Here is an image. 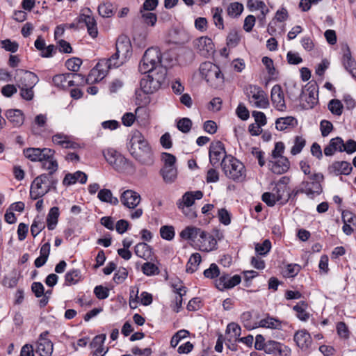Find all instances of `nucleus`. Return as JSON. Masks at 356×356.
I'll use <instances>...</instances> for the list:
<instances>
[{
  "label": "nucleus",
  "mask_w": 356,
  "mask_h": 356,
  "mask_svg": "<svg viewBox=\"0 0 356 356\" xmlns=\"http://www.w3.org/2000/svg\"><path fill=\"white\" fill-rule=\"evenodd\" d=\"M127 146L130 154L140 163L145 165H151L154 163L152 149L139 131H131Z\"/></svg>",
  "instance_id": "obj_1"
},
{
  "label": "nucleus",
  "mask_w": 356,
  "mask_h": 356,
  "mask_svg": "<svg viewBox=\"0 0 356 356\" xmlns=\"http://www.w3.org/2000/svg\"><path fill=\"white\" fill-rule=\"evenodd\" d=\"M220 165L225 176L236 182L243 181L246 176L244 164L239 160L229 155L221 161Z\"/></svg>",
  "instance_id": "obj_2"
},
{
  "label": "nucleus",
  "mask_w": 356,
  "mask_h": 356,
  "mask_svg": "<svg viewBox=\"0 0 356 356\" xmlns=\"http://www.w3.org/2000/svg\"><path fill=\"white\" fill-rule=\"evenodd\" d=\"M161 66V53L158 47L148 48L140 62L138 70L142 74L159 72Z\"/></svg>",
  "instance_id": "obj_3"
},
{
  "label": "nucleus",
  "mask_w": 356,
  "mask_h": 356,
  "mask_svg": "<svg viewBox=\"0 0 356 356\" xmlns=\"http://www.w3.org/2000/svg\"><path fill=\"white\" fill-rule=\"evenodd\" d=\"M150 73L140 81V88L145 94H152L161 88L165 80L167 70L161 67L159 72Z\"/></svg>",
  "instance_id": "obj_4"
},
{
  "label": "nucleus",
  "mask_w": 356,
  "mask_h": 356,
  "mask_svg": "<svg viewBox=\"0 0 356 356\" xmlns=\"http://www.w3.org/2000/svg\"><path fill=\"white\" fill-rule=\"evenodd\" d=\"M199 70L202 77L212 87L216 88L223 82L224 76L220 67L211 62L202 63Z\"/></svg>",
  "instance_id": "obj_5"
},
{
  "label": "nucleus",
  "mask_w": 356,
  "mask_h": 356,
  "mask_svg": "<svg viewBox=\"0 0 356 356\" xmlns=\"http://www.w3.org/2000/svg\"><path fill=\"white\" fill-rule=\"evenodd\" d=\"M323 175L321 173H314L307 177V180H303L300 186L304 188L305 194L310 198L322 193L323 188L321 182L323 180Z\"/></svg>",
  "instance_id": "obj_6"
},
{
  "label": "nucleus",
  "mask_w": 356,
  "mask_h": 356,
  "mask_svg": "<svg viewBox=\"0 0 356 356\" xmlns=\"http://www.w3.org/2000/svg\"><path fill=\"white\" fill-rule=\"evenodd\" d=\"M38 81L37 76L31 72H26L22 77L20 83L18 85L20 89V96L26 101H31L34 97L33 88Z\"/></svg>",
  "instance_id": "obj_7"
},
{
  "label": "nucleus",
  "mask_w": 356,
  "mask_h": 356,
  "mask_svg": "<svg viewBox=\"0 0 356 356\" xmlns=\"http://www.w3.org/2000/svg\"><path fill=\"white\" fill-rule=\"evenodd\" d=\"M245 93L249 99L254 100V106L257 108H266L269 106V102L265 92L257 85L246 86Z\"/></svg>",
  "instance_id": "obj_8"
},
{
  "label": "nucleus",
  "mask_w": 356,
  "mask_h": 356,
  "mask_svg": "<svg viewBox=\"0 0 356 356\" xmlns=\"http://www.w3.org/2000/svg\"><path fill=\"white\" fill-rule=\"evenodd\" d=\"M47 181L46 174H42L34 179L30 188V196L32 200H36L49 192Z\"/></svg>",
  "instance_id": "obj_9"
},
{
  "label": "nucleus",
  "mask_w": 356,
  "mask_h": 356,
  "mask_svg": "<svg viewBox=\"0 0 356 356\" xmlns=\"http://www.w3.org/2000/svg\"><path fill=\"white\" fill-rule=\"evenodd\" d=\"M318 91L316 84H307L304 89L301 90L300 99L305 101L306 104H303L305 108H312L318 103Z\"/></svg>",
  "instance_id": "obj_10"
},
{
  "label": "nucleus",
  "mask_w": 356,
  "mask_h": 356,
  "mask_svg": "<svg viewBox=\"0 0 356 356\" xmlns=\"http://www.w3.org/2000/svg\"><path fill=\"white\" fill-rule=\"evenodd\" d=\"M24 155L31 161L42 163L44 159H47L51 155H54L55 151L50 148L29 147L24 149Z\"/></svg>",
  "instance_id": "obj_11"
},
{
  "label": "nucleus",
  "mask_w": 356,
  "mask_h": 356,
  "mask_svg": "<svg viewBox=\"0 0 356 356\" xmlns=\"http://www.w3.org/2000/svg\"><path fill=\"white\" fill-rule=\"evenodd\" d=\"M49 332L44 331L42 332L38 339L36 342L35 351L40 356H51L54 344L50 339L47 338Z\"/></svg>",
  "instance_id": "obj_12"
},
{
  "label": "nucleus",
  "mask_w": 356,
  "mask_h": 356,
  "mask_svg": "<svg viewBox=\"0 0 356 356\" xmlns=\"http://www.w3.org/2000/svg\"><path fill=\"white\" fill-rule=\"evenodd\" d=\"M209 161L212 165H218L220 160L227 156L224 144L220 141L212 142L209 147Z\"/></svg>",
  "instance_id": "obj_13"
},
{
  "label": "nucleus",
  "mask_w": 356,
  "mask_h": 356,
  "mask_svg": "<svg viewBox=\"0 0 356 356\" xmlns=\"http://www.w3.org/2000/svg\"><path fill=\"white\" fill-rule=\"evenodd\" d=\"M197 51L203 57L207 58L214 52V44L212 40L207 36H202L193 42Z\"/></svg>",
  "instance_id": "obj_14"
},
{
  "label": "nucleus",
  "mask_w": 356,
  "mask_h": 356,
  "mask_svg": "<svg viewBox=\"0 0 356 356\" xmlns=\"http://www.w3.org/2000/svg\"><path fill=\"white\" fill-rule=\"evenodd\" d=\"M265 353L273 356H291V350L282 343L275 340H268Z\"/></svg>",
  "instance_id": "obj_15"
},
{
  "label": "nucleus",
  "mask_w": 356,
  "mask_h": 356,
  "mask_svg": "<svg viewBox=\"0 0 356 356\" xmlns=\"http://www.w3.org/2000/svg\"><path fill=\"white\" fill-rule=\"evenodd\" d=\"M241 281L239 275H235L230 277L228 274L222 273L220 277L216 280V286L220 291H224L226 289H232L238 285Z\"/></svg>",
  "instance_id": "obj_16"
},
{
  "label": "nucleus",
  "mask_w": 356,
  "mask_h": 356,
  "mask_svg": "<svg viewBox=\"0 0 356 356\" xmlns=\"http://www.w3.org/2000/svg\"><path fill=\"white\" fill-rule=\"evenodd\" d=\"M120 202L127 208L134 209L140 202V195L132 190H127L121 194Z\"/></svg>",
  "instance_id": "obj_17"
},
{
  "label": "nucleus",
  "mask_w": 356,
  "mask_h": 356,
  "mask_svg": "<svg viewBox=\"0 0 356 356\" xmlns=\"http://www.w3.org/2000/svg\"><path fill=\"white\" fill-rule=\"evenodd\" d=\"M116 52L127 59L131 55V44L125 35H120L115 43Z\"/></svg>",
  "instance_id": "obj_18"
},
{
  "label": "nucleus",
  "mask_w": 356,
  "mask_h": 356,
  "mask_svg": "<svg viewBox=\"0 0 356 356\" xmlns=\"http://www.w3.org/2000/svg\"><path fill=\"white\" fill-rule=\"evenodd\" d=\"M127 59L120 54L115 52L109 58L101 60L96 65L99 71L103 70L102 67L105 66L107 69L116 68L122 65Z\"/></svg>",
  "instance_id": "obj_19"
},
{
  "label": "nucleus",
  "mask_w": 356,
  "mask_h": 356,
  "mask_svg": "<svg viewBox=\"0 0 356 356\" xmlns=\"http://www.w3.org/2000/svg\"><path fill=\"white\" fill-rule=\"evenodd\" d=\"M352 170L353 167L348 161H334L328 167L329 173L336 176L340 175H348Z\"/></svg>",
  "instance_id": "obj_20"
},
{
  "label": "nucleus",
  "mask_w": 356,
  "mask_h": 356,
  "mask_svg": "<svg viewBox=\"0 0 356 356\" xmlns=\"http://www.w3.org/2000/svg\"><path fill=\"white\" fill-rule=\"evenodd\" d=\"M275 161H269V166L271 171L277 175H282L288 171L290 168V162L285 156L273 159Z\"/></svg>",
  "instance_id": "obj_21"
},
{
  "label": "nucleus",
  "mask_w": 356,
  "mask_h": 356,
  "mask_svg": "<svg viewBox=\"0 0 356 356\" xmlns=\"http://www.w3.org/2000/svg\"><path fill=\"white\" fill-rule=\"evenodd\" d=\"M343 51L342 58L343 65L351 76L354 79H356V61L353 58L350 49L348 45L345 46Z\"/></svg>",
  "instance_id": "obj_22"
},
{
  "label": "nucleus",
  "mask_w": 356,
  "mask_h": 356,
  "mask_svg": "<svg viewBox=\"0 0 356 356\" xmlns=\"http://www.w3.org/2000/svg\"><path fill=\"white\" fill-rule=\"evenodd\" d=\"M271 100L279 111L286 108L284 93L280 85H275L271 90Z\"/></svg>",
  "instance_id": "obj_23"
},
{
  "label": "nucleus",
  "mask_w": 356,
  "mask_h": 356,
  "mask_svg": "<svg viewBox=\"0 0 356 356\" xmlns=\"http://www.w3.org/2000/svg\"><path fill=\"white\" fill-rule=\"evenodd\" d=\"M203 197V193L201 191L186 192L181 200H179L177 207H192L195 200H200Z\"/></svg>",
  "instance_id": "obj_24"
},
{
  "label": "nucleus",
  "mask_w": 356,
  "mask_h": 356,
  "mask_svg": "<svg viewBox=\"0 0 356 356\" xmlns=\"http://www.w3.org/2000/svg\"><path fill=\"white\" fill-rule=\"evenodd\" d=\"M294 341L299 348L305 350L309 349L312 344L311 336L305 330L297 331L294 334Z\"/></svg>",
  "instance_id": "obj_25"
},
{
  "label": "nucleus",
  "mask_w": 356,
  "mask_h": 356,
  "mask_svg": "<svg viewBox=\"0 0 356 356\" xmlns=\"http://www.w3.org/2000/svg\"><path fill=\"white\" fill-rule=\"evenodd\" d=\"M201 235L205 236V231H203L200 228H197L193 226L186 227L179 234V236L181 238L189 240L193 242L198 239V236L200 238Z\"/></svg>",
  "instance_id": "obj_26"
},
{
  "label": "nucleus",
  "mask_w": 356,
  "mask_h": 356,
  "mask_svg": "<svg viewBox=\"0 0 356 356\" xmlns=\"http://www.w3.org/2000/svg\"><path fill=\"white\" fill-rule=\"evenodd\" d=\"M88 176L82 171H76L74 173H67L63 180L64 186H70L76 184L77 181L81 184H86Z\"/></svg>",
  "instance_id": "obj_27"
},
{
  "label": "nucleus",
  "mask_w": 356,
  "mask_h": 356,
  "mask_svg": "<svg viewBox=\"0 0 356 356\" xmlns=\"http://www.w3.org/2000/svg\"><path fill=\"white\" fill-rule=\"evenodd\" d=\"M200 243V250L209 252L214 250L217 248L216 238L207 232H205V236H200V238L197 239Z\"/></svg>",
  "instance_id": "obj_28"
},
{
  "label": "nucleus",
  "mask_w": 356,
  "mask_h": 356,
  "mask_svg": "<svg viewBox=\"0 0 356 356\" xmlns=\"http://www.w3.org/2000/svg\"><path fill=\"white\" fill-rule=\"evenodd\" d=\"M52 142L63 148L76 149L79 145L72 141L70 137L63 133H59L52 136Z\"/></svg>",
  "instance_id": "obj_29"
},
{
  "label": "nucleus",
  "mask_w": 356,
  "mask_h": 356,
  "mask_svg": "<svg viewBox=\"0 0 356 356\" xmlns=\"http://www.w3.org/2000/svg\"><path fill=\"white\" fill-rule=\"evenodd\" d=\"M6 117L14 127H20L24 121V116L19 109H9L6 112Z\"/></svg>",
  "instance_id": "obj_30"
},
{
  "label": "nucleus",
  "mask_w": 356,
  "mask_h": 356,
  "mask_svg": "<svg viewBox=\"0 0 356 356\" xmlns=\"http://www.w3.org/2000/svg\"><path fill=\"white\" fill-rule=\"evenodd\" d=\"M172 287L174 289V291L178 294L177 296L175 297V302L172 305V307L173 310L178 313L182 307V297L185 296L186 293V287L180 285L179 287L176 284H172Z\"/></svg>",
  "instance_id": "obj_31"
},
{
  "label": "nucleus",
  "mask_w": 356,
  "mask_h": 356,
  "mask_svg": "<svg viewBox=\"0 0 356 356\" xmlns=\"http://www.w3.org/2000/svg\"><path fill=\"white\" fill-rule=\"evenodd\" d=\"M98 199L102 202L108 203L111 205H118L119 204V200L113 195L111 190L104 188L99 191L97 194Z\"/></svg>",
  "instance_id": "obj_32"
},
{
  "label": "nucleus",
  "mask_w": 356,
  "mask_h": 356,
  "mask_svg": "<svg viewBox=\"0 0 356 356\" xmlns=\"http://www.w3.org/2000/svg\"><path fill=\"white\" fill-rule=\"evenodd\" d=\"M160 174L165 183L171 184L177 178V170L176 167L163 166L160 170Z\"/></svg>",
  "instance_id": "obj_33"
},
{
  "label": "nucleus",
  "mask_w": 356,
  "mask_h": 356,
  "mask_svg": "<svg viewBox=\"0 0 356 356\" xmlns=\"http://www.w3.org/2000/svg\"><path fill=\"white\" fill-rule=\"evenodd\" d=\"M81 18L87 26L88 34L93 38H96L98 34V31L94 17L88 15H82Z\"/></svg>",
  "instance_id": "obj_34"
},
{
  "label": "nucleus",
  "mask_w": 356,
  "mask_h": 356,
  "mask_svg": "<svg viewBox=\"0 0 356 356\" xmlns=\"http://www.w3.org/2000/svg\"><path fill=\"white\" fill-rule=\"evenodd\" d=\"M257 326L270 329H281V321L275 318L268 315L265 318L261 319L257 323Z\"/></svg>",
  "instance_id": "obj_35"
},
{
  "label": "nucleus",
  "mask_w": 356,
  "mask_h": 356,
  "mask_svg": "<svg viewBox=\"0 0 356 356\" xmlns=\"http://www.w3.org/2000/svg\"><path fill=\"white\" fill-rule=\"evenodd\" d=\"M135 254L145 260L149 259L152 256V248L147 243L142 242L138 243L134 248Z\"/></svg>",
  "instance_id": "obj_36"
},
{
  "label": "nucleus",
  "mask_w": 356,
  "mask_h": 356,
  "mask_svg": "<svg viewBox=\"0 0 356 356\" xmlns=\"http://www.w3.org/2000/svg\"><path fill=\"white\" fill-rule=\"evenodd\" d=\"M308 304L305 301H300L293 306V309L296 312V316L302 321H307L309 318V314L306 311Z\"/></svg>",
  "instance_id": "obj_37"
},
{
  "label": "nucleus",
  "mask_w": 356,
  "mask_h": 356,
  "mask_svg": "<svg viewBox=\"0 0 356 356\" xmlns=\"http://www.w3.org/2000/svg\"><path fill=\"white\" fill-rule=\"evenodd\" d=\"M296 124V119L291 116L278 118L275 122V127L277 130L280 131H284L289 127H295Z\"/></svg>",
  "instance_id": "obj_38"
},
{
  "label": "nucleus",
  "mask_w": 356,
  "mask_h": 356,
  "mask_svg": "<svg viewBox=\"0 0 356 356\" xmlns=\"http://www.w3.org/2000/svg\"><path fill=\"white\" fill-rule=\"evenodd\" d=\"M59 216V209L57 207H54L50 209L47 217V228L49 230H53L58 223Z\"/></svg>",
  "instance_id": "obj_39"
},
{
  "label": "nucleus",
  "mask_w": 356,
  "mask_h": 356,
  "mask_svg": "<svg viewBox=\"0 0 356 356\" xmlns=\"http://www.w3.org/2000/svg\"><path fill=\"white\" fill-rule=\"evenodd\" d=\"M42 168L47 170V174L54 175L58 170V164L56 159L54 158V155H51L47 159H44L41 163Z\"/></svg>",
  "instance_id": "obj_40"
},
{
  "label": "nucleus",
  "mask_w": 356,
  "mask_h": 356,
  "mask_svg": "<svg viewBox=\"0 0 356 356\" xmlns=\"http://www.w3.org/2000/svg\"><path fill=\"white\" fill-rule=\"evenodd\" d=\"M67 77L70 78V86H84L88 83V79L81 74L67 73Z\"/></svg>",
  "instance_id": "obj_41"
},
{
  "label": "nucleus",
  "mask_w": 356,
  "mask_h": 356,
  "mask_svg": "<svg viewBox=\"0 0 356 356\" xmlns=\"http://www.w3.org/2000/svg\"><path fill=\"white\" fill-rule=\"evenodd\" d=\"M81 279V272L78 269L68 271L65 275V284L70 286L76 284Z\"/></svg>",
  "instance_id": "obj_42"
},
{
  "label": "nucleus",
  "mask_w": 356,
  "mask_h": 356,
  "mask_svg": "<svg viewBox=\"0 0 356 356\" xmlns=\"http://www.w3.org/2000/svg\"><path fill=\"white\" fill-rule=\"evenodd\" d=\"M200 262L201 255L199 253H193L189 258L186 265V272L190 273H194L197 270Z\"/></svg>",
  "instance_id": "obj_43"
},
{
  "label": "nucleus",
  "mask_w": 356,
  "mask_h": 356,
  "mask_svg": "<svg viewBox=\"0 0 356 356\" xmlns=\"http://www.w3.org/2000/svg\"><path fill=\"white\" fill-rule=\"evenodd\" d=\"M261 200L268 206L273 207L275 204L276 202L282 200V195H275L271 193L266 192L262 195Z\"/></svg>",
  "instance_id": "obj_44"
},
{
  "label": "nucleus",
  "mask_w": 356,
  "mask_h": 356,
  "mask_svg": "<svg viewBox=\"0 0 356 356\" xmlns=\"http://www.w3.org/2000/svg\"><path fill=\"white\" fill-rule=\"evenodd\" d=\"M343 104L340 100L333 99L329 102L328 109L330 111L337 116H340L343 113Z\"/></svg>",
  "instance_id": "obj_45"
},
{
  "label": "nucleus",
  "mask_w": 356,
  "mask_h": 356,
  "mask_svg": "<svg viewBox=\"0 0 356 356\" xmlns=\"http://www.w3.org/2000/svg\"><path fill=\"white\" fill-rule=\"evenodd\" d=\"M52 82L55 86L59 88L70 86V78L67 77V73L55 75L52 79Z\"/></svg>",
  "instance_id": "obj_46"
},
{
  "label": "nucleus",
  "mask_w": 356,
  "mask_h": 356,
  "mask_svg": "<svg viewBox=\"0 0 356 356\" xmlns=\"http://www.w3.org/2000/svg\"><path fill=\"white\" fill-rule=\"evenodd\" d=\"M306 144V140L302 137L297 136L294 139V145L291 149V153L293 155H296L301 152Z\"/></svg>",
  "instance_id": "obj_47"
},
{
  "label": "nucleus",
  "mask_w": 356,
  "mask_h": 356,
  "mask_svg": "<svg viewBox=\"0 0 356 356\" xmlns=\"http://www.w3.org/2000/svg\"><path fill=\"white\" fill-rule=\"evenodd\" d=\"M175 229L172 226L170 225H164L162 226L160 229V235L162 238L171 241L175 237Z\"/></svg>",
  "instance_id": "obj_48"
},
{
  "label": "nucleus",
  "mask_w": 356,
  "mask_h": 356,
  "mask_svg": "<svg viewBox=\"0 0 356 356\" xmlns=\"http://www.w3.org/2000/svg\"><path fill=\"white\" fill-rule=\"evenodd\" d=\"M188 335L189 332L186 330H180L177 331L171 338V347L175 348L181 339L186 338Z\"/></svg>",
  "instance_id": "obj_49"
},
{
  "label": "nucleus",
  "mask_w": 356,
  "mask_h": 356,
  "mask_svg": "<svg viewBox=\"0 0 356 356\" xmlns=\"http://www.w3.org/2000/svg\"><path fill=\"white\" fill-rule=\"evenodd\" d=\"M243 10V6L238 2L232 3L227 8V13L232 17L239 16Z\"/></svg>",
  "instance_id": "obj_50"
},
{
  "label": "nucleus",
  "mask_w": 356,
  "mask_h": 356,
  "mask_svg": "<svg viewBox=\"0 0 356 356\" xmlns=\"http://www.w3.org/2000/svg\"><path fill=\"white\" fill-rule=\"evenodd\" d=\"M82 64V60L81 58L77 57H73L69 58L65 62L66 67L74 72L79 71L81 65Z\"/></svg>",
  "instance_id": "obj_51"
},
{
  "label": "nucleus",
  "mask_w": 356,
  "mask_h": 356,
  "mask_svg": "<svg viewBox=\"0 0 356 356\" xmlns=\"http://www.w3.org/2000/svg\"><path fill=\"white\" fill-rule=\"evenodd\" d=\"M271 248V243L268 239H266L261 244L257 243L255 246V251L261 256L266 255Z\"/></svg>",
  "instance_id": "obj_52"
},
{
  "label": "nucleus",
  "mask_w": 356,
  "mask_h": 356,
  "mask_svg": "<svg viewBox=\"0 0 356 356\" xmlns=\"http://www.w3.org/2000/svg\"><path fill=\"white\" fill-rule=\"evenodd\" d=\"M222 9L220 8H216L213 9V19L215 25L219 29H224L223 18L222 17Z\"/></svg>",
  "instance_id": "obj_53"
},
{
  "label": "nucleus",
  "mask_w": 356,
  "mask_h": 356,
  "mask_svg": "<svg viewBox=\"0 0 356 356\" xmlns=\"http://www.w3.org/2000/svg\"><path fill=\"white\" fill-rule=\"evenodd\" d=\"M143 273L147 275L152 276L159 273V268L153 263L146 262L142 266Z\"/></svg>",
  "instance_id": "obj_54"
},
{
  "label": "nucleus",
  "mask_w": 356,
  "mask_h": 356,
  "mask_svg": "<svg viewBox=\"0 0 356 356\" xmlns=\"http://www.w3.org/2000/svg\"><path fill=\"white\" fill-rule=\"evenodd\" d=\"M177 129L182 133H188L192 127V121L188 118L180 119L177 124Z\"/></svg>",
  "instance_id": "obj_55"
},
{
  "label": "nucleus",
  "mask_w": 356,
  "mask_h": 356,
  "mask_svg": "<svg viewBox=\"0 0 356 356\" xmlns=\"http://www.w3.org/2000/svg\"><path fill=\"white\" fill-rule=\"evenodd\" d=\"M220 275V269L217 264L213 263L209 268L204 270V275L207 278L214 279Z\"/></svg>",
  "instance_id": "obj_56"
},
{
  "label": "nucleus",
  "mask_w": 356,
  "mask_h": 356,
  "mask_svg": "<svg viewBox=\"0 0 356 356\" xmlns=\"http://www.w3.org/2000/svg\"><path fill=\"white\" fill-rule=\"evenodd\" d=\"M161 159L163 162V166L175 167L177 159L173 154L168 152H163L161 154Z\"/></svg>",
  "instance_id": "obj_57"
},
{
  "label": "nucleus",
  "mask_w": 356,
  "mask_h": 356,
  "mask_svg": "<svg viewBox=\"0 0 356 356\" xmlns=\"http://www.w3.org/2000/svg\"><path fill=\"white\" fill-rule=\"evenodd\" d=\"M44 227L45 225L41 220L35 218L31 226V235L35 238Z\"/></svg>",
  "instance_id": "obj_58"
},
{
  "label": "nucleus",
  "mask_w": 356,
  "mask_h": 356,
  "mask_svg": "<svg viewBox=\"0 0 356 356\" xmlns=\"http://www.w3.org/2000/svg\"><path fill=\"white\" fill-rule=\"evenodd\" d=\"M218 216L219 221L225 225H228L231 222V216L228 211L224 208L218 209Z\"/></svg>",
  "instance_id": "obj_59"
},
{
  "label": "nucleus",
  "mask_w": 356,
  "mask_h": 356,
  "mask_svg": "<svg viewBox=\"0 0 356 356\" xmlns=\"http://www.w3.org/2000/svg\"><path fill=\"white\" fill-rule=\"evenodd\" d=\"M142 13V18L143 19L144 22L151 26H154L156 21H157V16L156 14L147 12V13Z\"/></svg>",
  "instance_id": "obj_60"
},
{
  "label": "nucleus",
  "mask_w": 356,
  "mask_h": 356,
  "mask_svg": "<svg viewBox=\"0 0 356 356\" xmlns=\"http://www.w3.org/2000/svg\"><path fill=\"white\" fill-rule=\"evenodd\" d=\"M94 293L98 299L104 300L108 297L109 290L106 287H104L102 285H98L95 287Z\"/></svg>",
  "instance_id": "obj_61"
},
{
  "label": "nucleus",
  "mask_w": 356,
  "mask_h": 356,
  "mask_svg": "<svg viewBox=\"0 0 356 356\" xmlns=\"http://www.w3.org/2000/svg\"><path fill=\"white\" fill-rule=\"evenodd\" d=\"M128 275V271L125 268H120L114 274L113 281L117 284L122 283Z\"/></svg>",
  "instance_id": "obj_62"
},
{
  "label": "nucleus",
  "mask_w": 356,
  "mask_h": 356,
  "mask_svg": "<svg viewBox=\"0 0 356 356\" xmlns=\"http://www.w3.org/2000/svg\"><path fill=\"white\" fill-rule=\"evenodd\" d=\"M343 223L356 225V216L348 210H344L341 213Z\"/></svg>",
  "instance_id": "obj_63"
},
{
  "label": "nucleus",
  "mask_w": 356,
  "mask_h": 356,
  "mask_svg": "<svg viewBox=\"0 0 356 356\" xmlns=\"http://www.w3.org/2000/svg\"><path fill=\"white\" fill-rule=\"evenodd\" d=\"M240 41V38L236 31H232L227 35V44L229 47H236Z\"/></svg>",
  "instance_id": "obj_64"
}]
</instances>
